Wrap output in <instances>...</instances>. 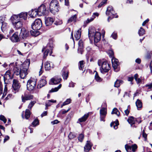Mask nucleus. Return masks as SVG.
<instances>
[{
    "label": "nucleus",
    "instance_id": "obj_1",
    "mask_svg": "<svg viewBox=\"0 0 152 152\" xmlns=\"http://www.w3.org/2000/svg\"><path fill=\"white\" fill-rule=\"evenodd\" d=\"M30 64L29 62H25L22 64L20 72H18L16 74V75H20V77L22 79H24L28 74V70Z\"/></svg>",
    "mask_w": 152,
    "mask_h": 152
},
{
    "label": "nucleus",
    "instance_id": "obj_2",
    "mask_svg": "<svg viewBox=\"0 0 152 152\" xmlns=\"http://www.w3.org/2000/svg\"><path fill=\"white\" fill-rule=\"evenodd\" d=\"M10 19L12 25L16 29H20L22 27L23 23L21 19L18 18V15H13L10 18Z\"/></svg>",
    "mask_w": 152,
    "mask_h": 152
},
{
    "label": "nucleus",
    "instance_id": "obj_3",
    "mask_svg": "<svg viewBox=\"0 0 152 152\" xmlns=\"http://www.w3.org/2000/svg\"><path fill=\"white\" fill-rule=\"evenodd\" d=\"M98 64L99 66H101L100 68L101 72L103 74L107 72L110 69V66L107 61H102L99 60L98 62Z\"/></svg>",
    "mask_w": 152,
    "mask_h": 152
},
{
    "label": "nucleus",
    "instance_id": "obj_4",
    "mask_svg": "<svg viewBox=\"0 0 152 152\" xmlns=\"http://www.w3.org/2000/svg\"><path fill=\"white\" fill-rule=\"evenodd\" d=\"M49 8L51 12L54 14L57 13L60 9L59 4L56 0H52L49 5Z\"/></svg>",
    "mask_w": 152,
    "mask_h": 152
},
{
    "label": "nucleus",
    "instance_id": "obj_5",
    "mask_svg": "<svg viewBox=\"0 0 152 152\" xmlns=\"http://www.w3.org/2000/svg\"><path fill=\"white\" fill-rule=\"evenodd\" d=\"M88 36L90 39L91 38H91L94 37V41L96 43L98 42L101 39L100 33L96 31L95 32L94 31L93 29H89Z\"/></svg>",
    "mask_w": 152,
    "mask_h": 152
},
{
    "label": "nucleus",
    "instance_id": "obj_6",
    "mask_svg": "<svg viewBox=\"0 0 152 152\" xmlns=\"http://www.w3.org/2000/svg\"><path fill=\"white\" fill-rule=\"evenodd\" d=\"M36 79H35L31 78L29 80L27 84V90L30 91L33 90L36 86Z\"/></svg>",
    "mask_w": 152,
    "mask_h": 152
},
{
    "label": "nucleus",
    "instance_id": "obj_7",
    "mask_svg": "<svg viewBox=\"0 0 152 152\" xmlns=\"http://www.w3.org/2000/svg\"><path fill=\"white\" fill-rule=\"evenodd\" d=\"M41 20L39 19H36L32 24L31 27L33 29L39 30L42 26Z\"/></svg>",
    "mask_w": 152,
    "mask_h": 152
},
{
    "label": "nucleus",
    "instance_id": "obj_8",
    "mask_svg": "<svg viewBox=\"0 0 152 152\" xmlns=\"http://www.w3.org/2000/svg\"><path fill=\"white\" fill-rule=\"evenodd\" d=\"M106 13L107 15L109 16L107 19L108 22H109V19L110 18L111 19L112 18H114V14H115L112 7L110 6H109L107 8Z\"/></svg>",
    "mask_w": 152,
    "mask_h": 152
},
{
    "label": "nucleus",
    "instance_id": "obj_9",
    "mask_svg": "<svg viewBox=\"0 0 152 152\" xmlns=\"http://www.w3.org/2000/svg\"><path fill=\"white\" fill-rule=\"evenodd\" d=\"M20 86L18 81L16 79H14L13 80L12 87L14 90L15 91V93L18 91Z\"/></svg>",
    "mask_w": 152,
    "mask_h": 152
},
{
    "label": "nucleus",
    "instance_id": "obj_10",
    "mask_svg": "<svg viewBox=\"0 0 152 152\" xmlns=\"http://www.w3.org/2000/svg\"><path fill=\"white\" fill-rule=\"evenodd\" d=\"M37 10L38 13V16H41L45 14L46 9L44 5H41Z\"/></svg>",
    "mask_w": 152,
    "mask_h": 152
},
{
    "label": "nucleus",
    "instance_id": "obj_11",
    "mask_svg": "<svg viewBox=\"0 0 152 152\" xmlns=\"http://www.w3.org/2000/svg\"><path fill=\"white\" fill-rule=\"evenodd\" d=\"M21 32L19 34V37L23 39L26 38L28 35V31L25 28H22L20 30Z\"/></svg>",
    "mask_w": 152,
    "mask_h": 152
},
{
    "label": "nucleus",
    "instance_id": "obj_12",
    "mask_svg": "<svg viewBox=\"0 0 152 152\" xmlns=\"http://www.w3.org/2000/svg\"><path fill=\"white\" fill-rule=\"evenodd\" d=\"M112 62L113 66L115 71L117 72L119 70L118 68L119 63L118 60L115 58H113L112 59Z\"/></svg>",
    "mask_w": 152,
    "mask_h": 152
},
{
    "label": "nucleus",
    "instance_id": "obj_13",
    "mask_svg": "<svg viewBox=\"0 0 152 152\" xmlns=\"http://www.w3.org/2000/svg\"><path fill=\"white\" fill-rule=\"evenodd\" d=\"M19 36V33L18 32H16L10 37V40L13 42H17L20 41Z\"/></svg>",
    "mask_w": 152,
    "mask_h": 152
},
{
    "label": "nucleus",
    "instance_id": "obj_14",
    "mask_svg": "<svg viewBox=\"0 0 152 152\" xmlns=\"http://www.w3.org/2000/svg\"><path fill=\"white\" fill-rule=\"evenodd\" d=\"M12 78L11 77L10 71V70L7 71L5 73L4 77V83L7 84L8 80Z\"/></svg>",
    "mask_w": 152,
    "mask_h": 152
},
{
    "label": "nucleus",
    "instance_id": "obj_15",
    "mask_svg": "<svg viewBox=\"0 0 152 152\" xmlns=\"http://www.w3.org/2000/svg\"><path fill=\"white\" fill-rule=\"evenodd\" d=\"M33 96L31 94H24V95L21 96L22 101L25 102L26 101L30 100L33 98Z\"/></svg>",
    "mask_w": 152,
    "mask_h": 152
},
{
    "label": "nucleus",
    "instance_id": "obj_16",
    "mask_svg": "<svg viewBox=\"0 0 152 152\" xmlns=\"http://www.w3.org/2000/svg\"><path fill=\"white\" fill-rule=\"evenodd\" d=\"M54 65L53 63L50 61H47L45 64V68L46 70H49L53 67Z\"/></svg>",
    "mask_w": 152,
    "mask_h": 152
},
{
    "label": "nucleus",
    "instance_id": "obj_17",
    "mask_svg": "<svg viewBox=\"0 0 152 152\" xmlns=\"http://www.w3.org/2000/svg\"><path fill=\"white\" fill-rule=\"evenodd\" d=\"M48 45L47 47V49L45 50V52L44 53V56L45 57H46L48 55V53H49V55L51 56L52 53V48L53 47L51 46H50L49 48H48Z\"/></svg>",
    "mask_w": 152,
    "mask_h": 152
},
{
    "label": "nucleus",
    "instance_id": "obj_18",
    "mask_svg": "<svg viewBox=\"0 0 152 152\" xmlns=\"http://www.w3.org/2000/svg\"><path fill=\"white\" fill-rule=\"evenodd\" d=\"M54 21L53 19L51 17H48L45 20V22L46 25L49 26L51 25Z\"/></svg>",
    "mask_w": 152,
    "mask_h": 152
},
{
    "label": "nucleus",
    "instance_id": "obj_19",
    "mask_svg": "<svg viewBox=\"0 0 152 152\" xmlns=\"http://www.w3.org/2000/svg\"><path fill=\"white\" fill-rule=\"evenodd\" d=\"M68 71L65 68H64L62 70V75L64 79L66 80L68 77Z\"/></svg>",
    "mask_w": 152,
    "mask_h": 152
},
{
    "label": "nucleus",
    "instance_id": "obj_20",
    "mask_svg": "<svg viewBox=\"0 0 152 152\" xmlns=\"http://www.w3.org/2000/svg\"><path fill=\"white\" fill-rule=\"evenodd\" d=\"M61 79L60 77H56L52 78L51 80V81L52 83V84H56L59 83Z\"/></svg>",
    "mask_w": 152,
    "mask_h": 152
},
{
    "label": "nucleus",
    "instance_id": "obj_21",
    "mask_svg": "<svg viewBox=\"0 0 152 152\" xmlns=\"http://www.w3.org/2000/svg\"><path fill=\"white\" fill-rule=\"evenodd\" d=\"M29 15L31 17H35L37 15L38 16V13L37 9H32L30 11H29Z\"/></svg>",
    "mask_w": 152,
    "mask_h": 152
},
{
    "label": "nucleus",
    "instance_id": "obj_22",
    "mask_svg": "<svg viewBox=\"0 0 152 152\" xmlns=\"http://www.w3.org/2000/svg\"><path fill=\"white\" fill-rule=\"evenodd\" d=\"M92 145L90 142V141H88L86 145H85L84 147L85 151H88L91 149Z\"/></svg>",
    "mask_w": 152,
    "mask_h": 152
},
{
    "label": "nucleus",
    "instance_id": "obj_23",
    "mask_svg": "<svg viewBox=\"0 0 152 152\" xmlns=\"http://www.w3.org/2000/svg\"><path fill=\"white\" fill-rule=\"evenodd\" d=\"M27 15L28 14L27 12H22L18 15V18L19 19H21L22 20V19H23L24 20H26L27 18Z\"/></svg>",
    "mask_w": 152,
    "mask_h": 152
},
{
    "label": "nucleus",
    "instance_id": "obj_24",
    "mask_svg": "<svg viewBox=\"0 0 152 152\" xmlns=\"http://www.w3.org/2000/svg\"><path fill=\"white\" fill-rule=\"evenodd\" d=\"M89 115V113L85 114L83 117L78 119V121H79L80 122H82L86 121L88 118Z\"/></svg>",
    "mask_w": 152,
    "mask_h": 152
},
{
    "label": "nucleus",
    "instance_id": "obj_25",
    "mask_svg": "<svg viewBox=\"0 0 152 152\" xmlns=\"http://www.w3.org/2000/svg\"><path fill=\"white\" fill-rule=\"evenodd\" d=\"M81 31L80 28L78 30L75 32L74 34V37L76 40L80 39L81 37Z\"/></svg>",
    "mask_w": 152,
    "mask_h": 152
},
{
    "label": "nucleus",
    "instance_id": "obj_26",
    "mask_svg": "<svg viewBox=\"0 0 152 152\" xmlns=\"http://www.w3.org/2000/svg\"><path fill=\"white\" fill-rule=\"evenodd\" d=\"M33 30L30 31V33L32 36L36 37L40 34V32L38 31V30Z\"/></svg>",
    "mask_w": 152,
    "mask_h": 152
},
{
    "label": "nucleus",
    "instance_id": "obj_27",
    "mask_svg": "<svg viewBox=\"0 0 152 152\" xmlns=\"http://www.w3.org/2000/svg\"><path fill=\"white\" fill-rule=\"evenodd\" d=\"M136 105L138 110H140L142 107L141 102L139 99H137L136 102Z\"/></svg>",
    "mask_w": 152,
    "mask_h": 152
},
{
    "label": "nucleus",
    "instance_id": "obj_28",
    "mask_svg": "<svg viewBox=\"0 0 152 152\" xmlns=\"http://www.w3.org/2000/svg\"><path fill=\"white\" fill-rule=\"evenodd\" d=\"M123 81L121 80H117L115 82L114 86L116 87H118L120 85L123 83Z\"/></svg>",
    "mask_w": 152,
    "mask_h": 152
},
{
    "label": "nucleus",
    "instance_id": "obj_29",
    "mask_svg": "<svg viewBox=\"0 0 152 152\" xmlns=\"http://www.w3.org/2000/svg\"><path fill=\"white\" fill-rule=\"evenodd\" d=\"M127 121L131 125L135 123V119L134 117L132 116L128 118Z\"/></svg>",
    "mask_w": 152,
    "mask_h": 152
},
{
    "label": "nucleus",
    "instance_id": "obj_30",
    "mask_svg": "<svg viewBox=\"0 0 152 152\" xmlns=\"http://www.w3.org/2000/svg\"><path fill=\"white\" fill-rule=\"evenodd\" d=\"M100 115L106 116L107 114V110L105 108H102L100 110Z\"/></svg>",
    "mask_w": 152,
    "mask_h": 152
},
{
    "label": "nucleus",
    "instance_id": "obj_31",
    "mask_svg": "<svg viewBox=\"0 0 152 152\" xmlns=\"http://www.w3.org/2000/svg\"><path fill=\"white\" fill-rule=\"evenodd\" d=\"M118 120H116V121H115L111 123L110 124V126L112 127L113 125V128L115 129H116L117 128V126L118 125Z\"/></svg>",
    "mask_w": 152,
    "mask_h": 152
},
{
    "label": "nucleus",
    "instance_id": "obj_32",
    "mask_svg": "<svg viewBox=\"0 0 152 152\" xmlns=\"http://www.w3.org/2000/svg\"><path fill=\"white\" fill-rule=\"evenodd\" d=\"M56 100L51 99L50 100H48L45 103V106H50L52 104V103H56Z\"/></svg>",
    "mask_w": 152,
    "mask_h": 152
},
{
    "label": "nucleus",
    "instance_id": "obj_33",
    "mask_svg": "<svg viewBox=\"0 0 152 152\" xmlns=\"http://www.w3.org/2000/svg\"><path fill=\"white\" fill-rule=\"evenodd\" d=\"M47 83L46 81L44 79L41 80L39 82V85H40V87L41 88L44 86Z\"/></svg>",
    "mask_w": 152,
    "mask_h": 152
},
{
    "label": "nucleus",
    "instance_id": "obj_34",
    "mask_svg": "<svg viewBox=\"0 0 152 152\" xmlns=\"http://www.w3.org/2000/svg\"><path fill=\"white\" fill-rule=\"evenodd\" d=\"M71 99H68L64 102L61 106V108H62L63 107L66 105H67L71 102Z\"/></svg>",
    "mask_w": 152,
    "mask_h": 152
},
{
    "label": "nucleus",
    "instance_id": "obj_35",
    "mask_svg": "<svg viewBox=\"0 0 152 152\" xmlns=\"http://www.w3.org/2000/svg\"><path fill=\"white\" fill-rule=\"evenodd\" d=\"M61 84H60L58 87H56L54 88H52L51 90L50 91V92H56L58 91V90L61 87Z\"/></svg>",
    "mask_w": 152,
    "mask_h": 152
},
{
    "label": "nucleus",
    "instance_id": "obj_36",
    "mask_svg": "<svg viewBox=\"0 0 152 152\" xmlns=\"http://www.w3.org/2000/svg\"><path fill=\"white\" fill-rule=\"evenodd\" d=\"M95 79L98 82H100L102 80V79L99 76L98 73L96 72L95 75Z\"/></svg>",
    "mask_w": 152,
    "mask_h": 152
},
{
    "label": "nucleus",
    "instance_id": "obj_37",
    "mask_svg": "<svg viewBox=\"0 0 152 152\" xmlns=\"http://www.w3.org/2000/svg\"><path fill=\"white\" fill-rule=\"evenodd\" d=\"M25 118L26 119H28L31 114L30 111L28 109H26L25 112Z\"/></svg>",
    "mask_w": 152,
    "mask_h": 152
},
{
    "label": "nucleus",
    "instance_id": "obj_38",
    "mask_svg": "<svg viewBox=\"0 0 152 152\" xmlns=\"http://www.w3.org/2000/svg\"><path fill=\"white\" fill-rule=\"evenodd\" d=\"M145 30L142 27H141L139 30L138 33L140 36H142L145 34Z\"/></svg>",
    "mask_w": 152,
    "mask_h": 152
},
{
    "label": "nucleus",
    "instance_id": "obj_39",
    "mask_svg": "<svg viewBox=\"0 0 152 152\" xmlns=\"http://www.w3.org/2000/svg\"><path fill=\"white\" fill-rule=\"evenodd\" d=\"M8 26L7 23L3 22H2L1 28L2 30L5 31L7 29Z\"/></svg>",
    "mask_w": 152,
    "mask_h": 152
},
{
    "label": "nucleus",
    "instance_id": "obj_40",
    "mask_svg": "<svg viewBox=\"0 0 152 152\" xmlns=\"http://www.w3.org/2000/svg\"><path fill=\"white\" fill-rule=\"evenodd\" d=\"M111 114H116L118 116H119L120 115V113L117 108H114V109H113L111 112Z\"/></svg>",
    "mask_w": 152,
    "mask_h": 152
},
{
    "label": "nucleus",
    "instance_id": "obj_41",
    "mask_svg": "<svg viewBox=\"0 0 152 152\" xmlns=\"http://www.w3.org/2000/svg\"><path fill=\"white\" fill-rule=\"evenodd\" d=\"M76 18V16L75 15L72 16L70 17L68 20V23H69L73 21H75Z\"/></svg>",
    "mask_w": 152,
    "mask_h": 152
},
{
    "label": "nucleus",
    "instance_id": "obj_42",
    "mask_svg": "<svg viewBox=\"0 0 152 152\" xmlns=\"http://www.w3.org/2000/svg\"><path fill=\"white\" fill-rule=\"evenodd\" d=\"M79 69L80 70H83V68L84 67V61H83L79 62Z\"/></svg>",
    "mask_w": 152,
    "mask_h": 152
},
{
    "label": "nucleus",
    "instance_id": "obj_43",
    "mask_svg": "<svg viewBox=\"0 0 152 152\" xmlns=\"http://www.w3.org/2000/svg\"><path fill=\"white\" fill-rule=\"evenodd\" d=\"M39 121L37 119H35L34 121L32 123V124L34 127H35L38 124Z\"/></svg>",
    "mask_w": 152,
    "mask_h": 152
},
{
    "label": "nucleus",
    "instance_id": "obj_44",
    "mask_svg": "<svg viewBox=\"0 0 152 152\" xmlns=\"http://www.w3.org/2000/svg\"><path fill=\"white\" fill-rule=\"evenodd\" d=\"M95 18V17H94V16H92L90 19L89 18H88L87 20L86 21V22L87 23H88L92 21Z\"/></svg>",
    "mask_w": 152,
    "mask_h": 152
},
{
    "label": "nucleus",
    "instance_id": "obj_45",
    "mask_svg": "<svg viewBox=\"0 0 152 152\" xmlns=\"http://www.w3.org/2000/svg\"><path fill=\"white\" fill-rule=\"evenodd\" d=\"M95 18V17H94V16H92L90 19L89 18H88L87 20L86 21V22L87 23H88L92 21Z\"/></svg>",
    "mask_w": 152,
    "mask_h": 152
},
{
    "label": "nucleus",
    "instance_id": "obj_46",
    "mask_svg": "<svg viewBox=\"0 0 152 152\" xmlns=\"http://www.w3.org/2000/svg\"><path fill=\"white\" fill-rule=\"evenodd\" d=\"M131 147V148L132 151L133 152H135L137 147V145L135 144H134V145H132Z\"/></svg>",
    "mask_w": 152,
    "mask_h": 152
},
{
    "label": "nucleus",
    "instance_id": "obj_47",
    "mask_svg": "<svg viewBox=\"0 0 152 152\" xmlns=\"http://www.w3.org/2000/svg\"><path fill=\"white\" fill-rule=\"evenodd\" d=\"M36 103V102L34 101L31 102L29 104L28 107L29 109H31L32 107L34 106Z\"/></svg>",
    "mask_w": 152,
    "mask_h": 152
},
{
    "label": "nucleus",
    "instance_id": "obj_48",
    "mask_svg": "<svg viewBox=\"0 0 152 152\" xmlns=\"http://www.w3.org/2000/svg\"><path fill=\"white\" fill-rule=\"evenodd\" d=\"M111 37L115 39H116L117 37V33L115 32H113L111 35Z\"/></svg>",
    "mask_w": 152,
    "mask_h": 152
},
{
    "label": "nucleus",
    "instance_id": "obj_49",
    "mask_svg": "<svg viewBox=\"0 0 152 152\" xmlns=\"http://www.w3.org/2000/svg\"><path fill=\"white\" fill-rule=\"evenodd\" d=\"M84 135L82 134H80L78 137V140L80 142H82L84 138Z\"/></svg>",
    "mask_w": 152,
    "mask_h": 152
},
{
    "label": "nucleus",
    "instance_id": "obj_50",
    "mask_svg": "<svg viewBox=\"0 0 152 152\" xmlns=\"http://www.w3.org/2000/svg\"><path fill=\"white\" fill-rule=\"evenodd\" d=\"M0 120L3 121L4 123H5L7 121V119L3 115L0 116Z\"/></svg>",
    "mask_w": 152,
    "mask_h": 152
},
{
    "label": "nucleus",
    "instance_id": "obj_51",
    "mask_svg": "<svg viewBox=\"0 0 152 152\" xmlns=\"http://www.w3.org/2000/svg\"><path fill=\"white\" fill-rule=\"evenodd\" d=\"M107 1V0H103L101 3H100L99 4L98 6V7L99 8L101 7L104 4H105L106 3Z\"/></svg>",
    "mask_w": 152,
    "mask_h": 152
},
{
    "label": "nucleus",
    "instance_id": "obj_52",
    "mask_svg": "<svg viewBox=\"0 0 152 152\" xmlns=\"http://www.w3.org/2000/svg\"><path fill=\"white\" fill-rule=\"evenodd\" d=\"M125 148L127 151L128 152L130 151V150L131 149V146H129L127 145H125Z\"/></svg>",
    "mask_w": 152,
    "mask_h": 152
},
{
    "label": "nucleus",
    "instance_id": "obj_53",
    "mask_svg": "<svg viewBox=\"0 0 152 152\" xmlns=\"http://www.w3.org/2000/svg\"><path fill=\"white\" fill-rule=\"evenodd\" d=\"M108 53L110 56L111 57H113V56L114 53L113 50H110L108 52Z\"/></svg>",
    "mask_w": 152,
    "mask_h": 152
},
{
    "label": "nucleus",
    "instance_id": "obj_54",
    "mask_svg": "<svg viewBox=\"0 0 152 152\" xmlns=\"http://www.w3.org/2000/svg\"><path fill=\"white\" fill-rule=\"evenodd\" d=\"M86 50H87V54H90L91 55V54L90 53H91V48H90V47H88L86 48Z\"/></svg>",
    "mask_w": 152,
    "mask_h": 152
},
{
    "label": "nucleus",
    "instance_id": "obj_55",
    "mask_svg": "<svg viewBox=\"0 0 152 152\" xmlns=\"http://www.w3.org/2000/svg\"><path fill=\"white\" fill-rule=\"evenodd\" d=\"M68 137L70 139H71L75 137V136L71 132L70 133Z\"/></svg>",
    "mask_w": 152,
    "mask_h": 152
},
{
    "label": "nucleus",
    "instance_id": "obj_56",
    "mask_svg": "<svg viewBox=\"0 0 152 152\" xmlns=\"http://www.w3.org/2000/svg\"><path fill=\"white\" fill-rule=\"evenodd\" d=\"M6 18V15H4L0 17V20H1V22H3V21Z\"/></svg>",
    "mask_w": 152,
    "mask_h": 152
},
{
    "label": "nucleus",
    "instance_id": "obj_57",
    "mask_svg": "<svg viewBox=\"0 0 152 152\" xmlns=\"http://www.w3.org/2000/svg\"><path fill=\"white\" fill-rule=\"evenodd\" d=\"M78 45L79 46V48H83V42L81 40H80L78 43Z\"/></svg>",
    "mask_w": 152,
    "mask_h": 152
},
{
    "label": "nucleus",
    "instance_id": "obj_58",
    "mask_svg": "<svg viewBox=\"0 0 152 152\" xmlns=\"http://www.w3.org/2000/svg\"><path fill=\"white\" fill-rule=\"evenodd\" d=\"M142 137L145 138V140H146L147 139V134L145 133L144 130L143 131L142 134Z\"/></svg>",
    "mask_w": 152,
    "mask_h": 152
},
{
    "label": "nucleus",
    "instance_id": "obj_59",
    "mask_svg": "<svg viewBox=\"0 0 152 152\" xmlns=\"http://www.w3.org/2000/svg\"><path fill=\"white\" fill-rule=\"evenodd\" d=\"M78 53H80L81 54H82L83 52V50H82V48H79L78 49Z\"/></svg>",
    "mask_w": 152,
    "mask_h": 152
},
{
    "label": "nucleus",
    "instance_id": "obj_60",
    "mask_svg": "<svg viewBox=\"0 0 152 152\" xmlns=\"http://www.w3.org/2000/svg\"><path fill=\"white\" fill-rule=\"evenodd\" d=\"M75 86V83L72 82H71L69 83V86L70 87H74Z\"/></svg>",
    "mask_w": 152,
    "mask_h": 152
},
{
    "label": "nucleus",
    "instance_id": "obj_61",
    "mask_svg": "<svg viewBox=\"0 0 152 152\" xmlns=\"http://www.w3.org/2000/svg\"><path fill=\"white\" fill-rule=\"evenodd\" d=\"M59 122L57 120H55L51 122V123L53 124H57Z\"/></svg>",
    "mask_w": 152,
    "mask_h": 152
},
{
    "label": "nucleus",
    "instance_id": "obj_62",
    "mask_svg": "<svg viewBox=\"0 0 152 152\" xmlns=\"http://www.w3.org/2000/svg\"><path fill=\"white\" fill-rule=\"evenodd\" d=\"M105 116H106L100 115V121H104L105 120L104 119V118H105Z\"/></svg>",
    "mask_w": 152,
    "mask_h": 152
},
{
    "label": "nucleus",
    "instance_id": "obj_63",
    "mask_svg": "<svg viewBox=\"0 0 152 152\" xmlns=\"http://www.w3.org/2000/svg\"><path fill=\"white\" fill-rule=\"evenodd\" d=\"M47 114V111H44L41 114V116L42 117L46 115Z\"/></svg>",
    "mask_w": 152,
    "mask_h": 152
},
{
    "label": "nucleus",
    "instance_id": "obj_64",
    "mask_svg": "<svg viewBox=\"0 0 152 152\" xmlns=\"http://www.w3.org/2000/svg\"><path fill=\"white\" fill-rule=\"evenodd\" d=\"M9 137L8 136H5L4 138V142H6L7 140H8L9 139Z\"/></svg>",
    "mask_w": 152,
    "mask_h": 152
}]
</instances>
